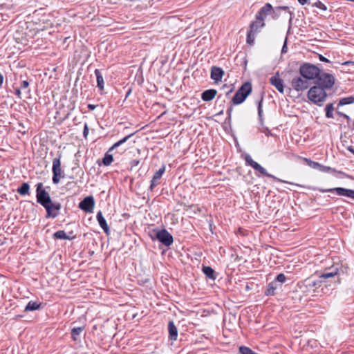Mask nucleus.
<instances>
[{
	"mask_svg": "<svg viewBox=\"0 0 354 354\" xmlns=\"http://www.w3.org/2000/svg\"><path fill=\"white\" fill-rule=\"evenodd\" d=\"M37 203L41 205L46 210V218H55L57 217L62 209L59 202L53 201L49 193L44 189L42 183H38L36 185Z\"/></svg>",
	"mask_w": 354,
	"mask_h": 354,
	"instance_id": "1",
	"label": "nucleus"
},
{
	"mask_svg": "<svg viewBox=\"0 0 354 354\" xmlns=\"http://www.w3.org/2000/svg\"><path fill=\"white\" fill-rule=\"evenodd\" d=\"M341 282L340 272L339 268L337 267H332L326 269L319 276L318 279H313V278L306 279L304 284L308 289H315L320 288L322 284L325 286L333 285L336 286Z\"/></svg>",
	"mask_w": 354,
	"mask_h": 354,
	"instance_id": "2",
	"label": "nucleus"
},
{
	"mask_svg": "<svg viewBox=\"0 0 354 354\" xmlns=\"http://www.w3.org/2000/svg\"><path fill=\"white\" fill-rule=\"evenodd\" d=\"M252 86L250 82L243 83L232 97L230 102V105L233 107L234 105H239L243 103L252 93Z\"/></svg>",
	"mask_w": 354,
	"mask_h": 354,
	"instance_id": "3",
	"label": "nucleus"
},
{
	"mask_svg": "<svg viewBox=\"0 0 354 354\" xmlns=\"http://www.w3.org/2000/svg\"><path fill=\"white\" fill-rule=\"evenodd\" d=\"M150 238L153 240H158L166 247H169L174 242L173 236L165 228H154L149 232Z\"/></svg>",
	"mask_w": 354,
	"mask_h": 354,
	"instance_id": "4",
	"label": "nucleus"
},
{
	"mask_svg": "<svg viewBox=\"0 0 354 354\" xmlns=\"http://www.w3.org/2000/svg\"><path fill=\"white\" fill-rule=\"evenodd\" d=\"M327 96L326 91L315 84L311 86L308 91V100L319 106H322Z\"/></svg>",
	"mask_w": 354,
	"mask_h": 354,
	"instance_id": "5",
	"label": "nucleus"
},
{
	"mask_svg": "<svg viewBox=\"0 0 354 354\" xmlns=\"http://www.w3.org/2000/svg\"><path fill=\"white\" fill-rule=\"evenodd\" d=\"M245 162H246L247 165H248L250 167H252L254 170H256L257 171H259L261 174H262L264 176L272 178L274 180H276V181H278V182H281V183H288V184L295 185H296L297 187H301V185H299V184H295V183H290V182H288V181H286V180H281V179H280V178H277V177H276L274 176H273L272 174H270L268 173L266 169L264 167H263L261 165H259L258 162L254 161L250 155H249V154H246L245 156Z\"/></svg>",
	"mask_w": 354,
	"mask_h": 354,
	"instance_id": "6",
	"label": "nucleus"
},
{
	"mask_svg": "<svg viewBox=\"0 0 354 354\" xmlns=\"http://www.w3.org/2000/svg\"><path fill=\"white\" fill-rule=\"evenodd\" d=\"M320 71V68L316 65L308 62L303 63L299 67L300 75L308 81L316 80Z\"/></svg>",
	"mask_w": 354,
	"mask_h": 354,
	"instance_id": "7",
	"label": "nucleus"
},
{
	"mask_svg": "<svg viewBox=\"0 0 354 354\" xmlns=\"http://www.w3.org/2000/svg\"><path fill=\"white\" fill-rule=\"evenodd\" d=\"M315 85L322 87L324 90L331 89L335 83V77L333 75L320 71L319 75L315 80Z\"/></svg>",
	"mask_w": 354,
	"mask_h": 354,
	"instance_id": "8",
	"label": "nucleus"
},
{
	"mask_svg": "<svg viewBox=\"0 0 354 354\" xmlns=\"http://www.w3.org/2000/svg\"><path fill=\"white\" fill-rule=\"evenodd\" d=\"M62 153H59L57 156L53 160L52 172L53 183L55 185L58 184L61 178L64 177V172L61 168Z\"/></svg>",
	"mask_w": 354,
	"mask_h": 354,
	"instance_id": "9",
	"label": "nucleus"
},
{
	"mask_svg": "<svg viewBox=\"0 0 354 354\" xmlns=\"http://www.w3.org/2000/svg\"><path fill=\"white\" fill-rule=\"evenodd\" d=\"M309 189L312 190H318L322 193H336L339 196H346L351 198L354 200V190L351 189H347L344 187H335V188H329V189H322V188H317V187H309Z\"/></svg>",
	"mask_w": 354,
	"mask_h": 354,
	"instance_id": "10",
	"label": "nucleus"
},
{
	"mask_svg": "<svg viewBox=\"0 0 354 354\" xmlns=\"http://www.w3.org/2000/svg\"><path fill=\"white\" fill-rule=\"evenodd\" d=\"M291 86L297 92H302L310 86V82L307 79L301 76H296L291 80Z\"/></svg>",
	"mask_w": 354,
	"mask_h": 354,
	"instance_id": "11",
	"label": "nucleus"
},
{
	"mask_svg": "<svg viewBox=\"0 0 354 354\" xmlns=\"http://www.w3.org/2000/svg\"><path fill=\"white\" fill-rule=\"evenodd\" d=\"M95 204L94 197L93 196H88L80 202L78 207L86 213H92Z\"/></svg>",
	"mask_w": 354,
	"mask_h": 354,
	"instance_id": "12",
	"label": "nucleus"
},
{
	"mask_svg": "<svg viewBox=\"0 0 354 354\" xmlns=\"http://www.w3.org/2000/svg\"><path fill=\"white\" fill-rule=\"evenodd\" d=\"M304 160L307 163V165L309 167L315 169H317L321 172L328 173L333 170V169L330 167L323 165L318 162L313 161L307 158H304Z\"/></svg>",
	"mask_w": 354,
	"mask_h": 354,
	"instance_id": "13",
	"label": "nucleus"
},
{
	"mask_svg": "<svg viewBox=\"0 0 354 354\" xmlns=\"http://www.w3.org/2000/svg\"><path fill=\"white\" fill-rule=\"evenodd\" d=\"M165 165H162L161 167L153 174L151 180L149 190L152 191L154 187H156L160 183V180L163 174L165 172Z\"/></svg>",
	"mask_w": 354,
	"mask_h": 354,
	"instance_id": "14",
	"label": "nucleus"
},
{
	"mask_svg": "<svg viewBox=\"0 0 354 354\" xmlns=\"http://www.w3.org/2000/svg\"><path fill=\"white\" fill-rule=\"evenodd\" d=\"M270 83L274 86L279 92L281 93H284L283 81L279 77L278 73L270 78Z\"/></svg>",
	"mask_w": 354,
	"mask_h": 354,
	"instance_id": "15",
	"label": "nucleus"
},
{
	"mask_svg": "<svg viewBox=\"0 0 354 354\" xmlns=\"http://www.w3.org/2000/svg\"><path fill=\"white\" fill-rule=\"evenodd\" d=\"M96 219L104 233L109 236L110 234V229L101 211L97 213Z\"/></svg>",
	"mask_w": 354,
	"mask_h": 354,
	"instance_id": "16",
	"label": "nucleus"
},
{
	"mask_svg": "<svg viewBox=\"0 0 354 354\" xmlns=\"http://www.w3.org/2000/svg\"><path fill=\"white\" fill-rule=\"evenodd\" d=\"M273 8L272 5L269 3H266L256 14V18L263 19L264 20L265 17L268 15L271 14Z\"/></svg>",
	"mask_w": 354,
	"mask_h": 354,
	"instance_id": "17",
	"label": "nucleus"
},
{
	"mask_svg": "<svg viewBox=\"0 0 354 354\" xmlns=\"http://www.w3.org/2000/svg\"><path fill=\"white\" fill-rule=\"evenodd\" d=\"M224 75L223 70L218 66H212L211 68V78L214 80L215 82L221 81Z\"/></svg>",
	"mask_w": 354,
	"mask_h": 354,
	"instance_id": "18",
	"label": "nucleus"
},
{
	"mask_svg": "<svg viewBox=\"0 0 354 354\" xmlns=\"http://www.w3.org/2000/svg\"><path fill=\"white\" fill-rule=\"evenodd\" d=\"M217 95V91L214 88H210L204 91L201 93V99L205 102H209L212 100Z\"/></svg>",
	"mask_w": 354,
	"mask_h": 354,
	"instance_id": "19",
	"label": "nucleus"
},
{
	"mask_svg": "<svg viewBox=\"0 0 354 354\" xmlns=\"http://www.w3.org/2000/svg\"><path fill=\"white\" fill-rule=\"evenodd\" d=\"M169 338L171 341H176L178 337V328L175 326L174 321L171 320L168 323Z\"/></svg>",
	"mask_w": 354,
	"mask_h": 354,
	"instance_id": "20",
	"label": "nucleus"
},
{
	"mask_svg": "<svg viewBox=\"0 0 354 354\" xmlns=\"http://www.w3.org/2000/svg\"><path fill=\"white\" fill-rule=\"evenodd\" d=\"M266 26L264 20L255 17V20L252 21L250 24V29L251 31L257 32L259 28H263Z\"/></svg>",
	"mask_w": 354,
	"mask_h": 354,
	"instance_id": "21",
	"label": "nucleus"
},
{
	"mask_svg": "<svg viewBox=\"0 0 354 354\" xmlns=\"http://www.w3.org/2000/svg\"><path fill=\"white\" fill-rule=\"evenodd\" d=\"M202 271L207 278L212 280H215L216 279L217 274L212 267L203 266L202 268Z\"/></svg>",
	"mask_w": 354,
	"mask_h": 354,
	"instance_id": "22",
	"label": "nucleus"
},
{
	"mask_svg": "<svg viewBox=\"0 0 354 354\" xmlns=\"http://www.w3.org/2000/svg\"><path fill=\"white\" fill-rule=\"evenodd\" d=\"M280 288L279 284L276 283V281H273L269 283L266 287L264 294L266 296H272L275 294V290Z\"/></svg>",
	"mask_w": 354,
	"mask_h": 354,
	"instance_id": "23",
	"label": "nucleus"
},
{
	"mask_svg": "<svg viewBox=\"0 0 354 354\" xmlns=\"http://www.w3.org/2000/svg\"><path fill=\"white\" fill-rule=\"evenodd\" d=\"M263 93L261 94L260 100L257 101V111L258 118L260 124H263L264 122L263 114Z\"/></svg>",
	"mask_w": 354,
	"mask_h": 354,
	"instance_id": "24",
	"label": "nucleus"
},
{
	"mask_svg": "<svg viewBox=\"0 0 354 354\" xmlns=\"http://www.w3.org/2000/svg\"><path fill=\"white\" fill-rule=\"evenodd\" d=\"M94 73L96 76L97 79V86L99 88L100 93H102V91H104V78L103 76L99 69H95L94 71Z\"/></svg>",
	"mask_w": 354,
	"mask_h": 354,
	"instance_id": "25",
	"label": "nucleus"
},
{
	"mask_svg": "<svg viewBox=\"0 0 354 354\" xmlns=\"http://www.w3.org/2000/svg\"><path fill=\"white\" fill-rule=\"evenodd\" d=\"M84 327H75L71 330V338L75 342H80V335L84 330Z\"/></svg>",
	"mask_w": 354,
	"mask_h": 354,
	"instance_id": "26",
	"label": "nucleus"
},
{
	"mask_svg": "<svg viewBox=\"0 0 354 354\" xmlns=\"http://www.w3.org/2000/svg\"><path fill=\"white\" fill-rule=\"evenodd\" d=\"M53 238L55 239L73 240L75 236H70L64 230H58L53 234Z\"/></svg>",
	"mask_w": 354,
	"mask_h": 354,
	"instance_id": "27",
	"label": "nucleus"
},
{
	"mask_svg": "<svg viewBox=\"0 0 354 354\" xmlns=\"http://www.w3.org/2000/svg\"><path fill=\"white\" fill-rule=\"evenodd\" d=\"M42 307V303L30 301L25 307L24 311H34L40 309Z\"/></svg>",
	"mask_w": 354,
	"mask_h": 354,
	"instance_id": "28",
	"label": "nucleus"
},
{
	"mask_svg": "<svg viewBox=\"0 0 354 354\" xmlns=\"http://www.w3.org/2000/svg\"><path fill=\"white\" fill-rule=\"evenodd\" d=\"M135 134V133H130L129 135H127V136H125L124 138H123L122 139L120 140L119 141L116 142L115 143H114L111 147L109 148V151H111L112 150H113L114 149L118 147L119 146H120L121 145L124 144V142H126L131 136H133V135Z\"/></svg>",
	"mask_w": 354,
	"mask_h": 354,
	"instance_id": "29",
	"label": "nucleus"
},
{
	"mask_svg": "<svg viewBox=\"0 0 354 354\" xmlns=\"http://www.w3.org/2000/svg\"><path fill=\"white\" fill-rule=\"evenodd\" d=\"M29 184L28 183H23L17 189V192L21 196H25L29 194Z\"/></svg>",
	"mask_w": 354,
	"mask_h": 354,
	"instance_id": "30",
	"label": "nucleus"
},
{
	"mask_svg": "<svg viewBox=\"0 0 354 354\" xmlns=\"http://www.w3.org/2000/svg\"><path fill=\"white\" fill-rule=\"evenodd\" d=\"M109 150L104 154V158H102V163L104 166H109L112 162L113 161V155L109 153Z\"/></svg>",
	"mask_w": 354,
	"mask_h": 354,
	"instance_id": "31",
	"label": "nucleus"
},
{
	"mask_svg": "<svg viewBox=\"0 0 354 354\" xmlns=\"http://www.w3.org/2000/svg\"><path fill=\"white\" fill-rule=\"evenodd\" d=\"M333 111H334V107H333V103L326 104V106L325 107L326 117L327 118H334Z\"/></svg>",
	"mask_w": 354,
	"mask_h": 354,
	"instance_id": "32",
	"label": "nucleus"
},
{
	"mask_svg": "<svg viewBox=\"0 0 354 354\" xmlns=\"http://www.w3.org/2000/svg\"><path fill=\"white\" fill-rule=\"evenodd\" d=\"M287 280L286 275L283 273H280L277 275L275 279H274L276 281L277 284H279V288H281L283 283H284Z\"/></svg>",
	"mask_w": 354,
	"mask_h": 354,
	"instance_id": "33",
	"label": "nucleus"
},
{
	"mask_svg": "<svg viewBox=\"0 0 354 354\" xmlns=\"http://www.w3.org/2000/svg\"><path fill=\"white\" fill-rule=\"evenodd\" d=\"M256 32L249 30L247 32L246 42L250 45H253L255 39Z\"/></svg>",
	"mask_w": 354,
	"mask_h": 354,
	"instance_id": "34",
	"label": "nucleus"
},
{
	"mask_svg": "<svg viewBox=\"0 0 354 354\" xmlns=\"http://www.w3.org/2000/svg\"><path fill=\"white\" fill-rule=\"evenodd\" d=\"M276 10H288V12L290 14V19H289V29H290V27H291V25H292V19L294 17L293 12L290 11L289 10V7L288 6H286L276 7Z\"/></svg>",
	"mask_w": 354,
	"mask_h": 354,
	"instance_id": "35",
	"label": "nucleus"
},
{
	"mask_svg": "<svg viewBox=\"0 0 354 354\" xmlns=\"http://www.w3.org/2000/svg\"><path fill=\"white\" fill-rule=\"evenodd\" d=\"M260 126L261 128H259V130L261 132L264 133L267 136H272L271 131L268 129V127L265 126L264 122L263 123V124H260Z\"/></svg>",
	"mask_w": 354,
	"mask_h": 354,
	"instance_id": "36",
	"label": "nucleus"
},
{
	"mask_svg": "<svg viewBox=\"0 0 354 354\" xmlns=\"http://www.w3.org/2000/svg\"><path fill=\"white\" fill-rule=\"evenodd\" d=\"M314 6L322 10H326L327 9L326 5L320 1H317V2H315Z\"/></svg>",
	"mask_w": 354,
	"mask_h": 354,
	"instance_id": "37",
	"label": "nucleus"
},
{
	"mask_svg": "<svg viewBox=\"0 0 354 354\" xmlns=\"http://www.w3.org/2000/svg\"><path fill=\"white\" fill-rule=\"evenodd\" d=\"M89 132V128L87 123H85L84 125V129H83V136L84 138H87V136L88 135Z\"/></svg>",
	"mask_w": 354,
	"mask_h": 354,
	"instance_id": "38",
	"label": "nucleus"
},
{
	"mask_svg": "<svg viewBox=\"0 0 354 354\" xmlns=\"http://www.w3.org/2000/svg\"><path fill=\"white\" fill-rule=\"evenodd\" d=\"M232 111H233V107L232 106V105H230L229 108L227 110V118L225 120L226 122L227 121L230 122L231 120V115H232Z\"/></svg>",
	"mask_w": 354,
	"mask_h": 354,
	"instance_id": "39",
	"label": "nucleus"
},
{
	"mask_svg": "<svg viewBox=\"0 0 354 354\" xmlns=\"http://www.w3.org/2000/svg\"><path fill=\"white\" fill-rule=\"evenodd\" d=\"M279 10H272V11L271 12V15H272V17L274 19H277L279 18V12H278Z\"/></svg>",
	"mask_w": 354,
	"mask_h": 354,
	"instance_id": "40",
	"label": "nucleus"
},
{
	"mask_svg": "<svg viewBox=\"0 0 354 354\" xmlns=\"http://www.w3.org/2000/svg\"><path fill=\"white\" fill-rule=\"evenodd\" d=\"M29 86V82L27 81V80H24L21 83V85H20V88L21 89H25V88H27Z\"/></svg>",
	"mask_w": 354,
	"mask_h": 354,
	"instance_id": "41",
	"label": "nucleus"
},
{
	"mask_svg": "<svg viewBox=\"0 0 354 354\" xmlns=\"http://www.w3.org/2000/svg\"><path fill=\"white\" fill-rule=\"evenodd\" d=\"M15 93L17 96L18 98H19V99L21 98V92L20 87L15 88Z\"/></svg>",
	"mask_w": 354,
	"mask_h": 354,
	"instance_id": "42",
	"label": "nucleus"
},
{
	"mask_svg": "<svg viewBox=\"0 0 354 354\" xmlns=\"http://www.w3.org/2000/svg\"><path fill=\"white\" fill-rule=\"evenodd\" d=\"M319 59L321 62H326V63H330V61L328 59H327L326 57H325L322 55H319Z\"/></svg>",
	"mask_w": 354,
	"mask_h": 354,
	"instance_id": "43",
	"label": "nucleus"
},
{
	"mask_svg": "<svg viewBox=\"0 0 354 354\" xmlns=\"http://www.w3.org/2000/svg\"><path fill=\"white\" fill-rule=\"evenodd\" d=\"M131 167H137L140 164L139 160H132L130 162Z\"/></svg>",
	"mask_w": 354,
	"mask_h": 354,
	"instance_id": "44",
	"label": "nucleus"
},
{
	"mask_svg": "<svg viewBox=\"0 0 354 354\" xmlns=\"http://www.w3.org/2000/svg\"><path fill=\"white\" fill-rule=\"evenodd\" d=\"M287 48H287L286 40V41H285V42H284L283 46V47H282L281 53H286V52H287Z\"/></svg>",
	"mask_w": 354,
	"mask_h": 354,
	"instance_id": "45",
	"label": "nucleus"
},
{
	"mask_svg": "<svg viewBox=\"0 0 354 354\" xmlns=\"http://www.w3.org/2000/svg\"><path fill=\"white\" fill-rule=\"evenodd\" d=\"M95 108H96V105H94V104H88V109L90 111H93Z\"/></svg>",
	"mask_w": 354,
	"mask_h": 354,
	"instance_id": "46",
	"label": "nucleus"
},
{
	"mask_svg": "<svg viewBox=\"0 0 354 354\" xmlns=\"http://www.w3.org/2000/svg\"><path fill=\"white\" fill-rule=\"evenodd\" d=\"M234 91V88H230L227 91H226V97H229L230 95Z\"/></svg>",
	"mask_w": 354,
	"mask_h": 354,
	"instance_id": "47",
	"label": "nucleus"
},
{
	"mask_svg": "<svg viewBox=\"0 0 354 354\" xmlns=\"http://www.w3.org/2000/svg\"><path fill=\"white\" fill-rule=\"evenodd\" d=\"M336 114L338 115L340 117L344 118L345 115H346V113H342L341 111H336Z\"/></svg>",
	"mask_w": 354,
	"mask_h": 354,
	"instance_id": "48",
	"label": "nucleus"
},
{
	"mask_svg": "<svg viewBox=\"0 0 354 354\" xmlns=\"http://www.w3.org/2000/svg\"><path fill=\"white\" fill-rule=\"evenodd\" d=\"M344 118L346 120L347 124L348 126H350V123H351V118H350V117L346 114L345 115Z\"/></svg>",
	"mask_w": 354,
	"mask_h": 354,
	"instance_id": "49",
	"label": "nucleus"
},
{
	"mask_svg": "<svg viewBox=\"0 0 354 354\" xmlns=\"http://www.w3.org/2000/svg\"><path fill=\"white\" fill-rule=\"evenodd\" d=\"M3 75L0 73V87L2 86V84L3 83Z\"/></svg>",
	"mask_w": 354,
	"mask_h": 354,
	"instance_id": "50",
	"label": "nucleus"
},
{
	"mask_svg": "<svg viewBox=\"0 0 354 354\" xmlns=\"http://www.w3.org/2000/svg\"><path fill=\"white\" fill-rule=\"evenodd\" d=\"M298 2H299L301 5H305V4H306L307 3H308V0H298Z\"/></svg>",
	"mask_w": 354,
	"mask_h": 354,
	"instance_id": "51",
	"label": "nucleus"
},
{
	"mask_svg": "<svg viewBox=\"0 0 354 354\" xmlns=\"http://www.w3.org/2000/svg\"><path fill=\"white\" fill-rule=\"evenodd\" d=\"M351 106L348 109V113L350 114H353V113H354V109L353 107V104H351Z\"/></svg>",
	"mask_w": 354,
	"mask_h": 354,
	"instance_id": "52",
	"label": "nucleus"
},
{
	"mask_svg": "<svg viewBox=\"0 0 354 354\" xmlns=\"http://www.w3.org/2000/svg\"><path fill=\"white\" fill-rule=\"evenodd\" d=\"M347 149L354 154V149L353 148V147L350 146L347 148Z\"/></svg>",
	"mask_w": 354,
	"mask_h": 354,
	"instance_id": "53",
	"label": "nucleus"
},
{
	"mask_svg": "<svg viewBox=\"0 0 354 354\" xmlns=\"http://www.w3.org/2000/svg\"><path fill=\"white\" fill-rule=\"evenodd\" d=\"M226 88H230L227 84H224L221 88L222 90H226Z\"/></svg>",
	"mask_w": 354,
	"mask_h": 354,
	"instance_id": "54",
	"label": "nucleus"
},
{
	"mask_svg": "<svg viewBox=\"0 0 354 354\" xmlns=\"http://www.w3.org/2000/svg\"><path fill=\"white\" fill-rule=\"evenodd\" d=\"M223 109H222L218 113V115H223Z\"/></svg>",
	"mask_w": 354,
	"mask_h": 354,
	"instance_id": "55",
	"label": "nucleus"
},
{
	"mask_svg": "<svg viewBox=\"0 0 354 354\" xmlns=\"http://www.w3.org/2000/svg\"><path fill=\"white\" fill-rule=\"evenodd\" d=\"M19 132H21V133H22L24 134L26 133V131L25 130H22V129H19Z\"/></svg>",
	"mask_w": 354,
	"mask_h": 354,
	"instance_id": "56",
	"label": "nucleus"
},
{
	"mask_svg": "<svg viewBox=\"0 0 354 354\" xmlns=\"http://www.w3.org/2000/svg\"><path fill=\"white\" fill-rule=\"evenodd\" d=\"M68 235H70V236H74V235H73V232L72 231H71V232H70L68 233Z\"/></svg>",
	"mask_w": 354,
	"mask_h": 354,
	"instance_id": "57",
	"label": "nucleus"
},
{
	"mask_svg": "<svg viewBox=\"0 0 354 354\" xmlns=\"http://www.w3.org/2000/svg\"><path fill=\"white\" fill-rule=\"evenodd\" d=\"M130 93H131V90H129V91L127 92V95H126V97H128V95L130 94Z\"/></svg>",
	"mask_w": 354,
	"mask_h": 354,
	"instance_id": "58",
	"label": "nucleus"
},
{
	"mask_svg": "<svg viewBox=\"0 0 354 354\" xmlns=\"http://www.w3.org/2000/svg\"><path fill=\"white\" fill-rule=\"evenodd\" d=\"M19 125L21 126V127H23V129H24V127L21 123H19Z\"/></svg>",
	"mask_w": 354,
	"mask_h": 354,
	"instance_id": "59",
	"label": "nucleus"
},
{
	"mask_svg": "<svg viewBox=\"0 0 354 354\" xmlns=\"http://www.w3.org/2000/svg\"><path fill=\"white\" fill-rule=\"evenodd\" d=\"M349 64V62H346L345 63H344V64L346 65V64Z\"/></svg>",
	"mask_w": 354,
	"mask_h": 354,
	"instance_id": "60",
	"label": "nucleus"
},
{
	"mask_svg": "<svg viewBox=\"0 0 354 354\" xmlns=\"http://www.w3.org/2000/svg\"><path fill=\"white\" fill-rule=\"evenodd\" d=\"M239 231L240 233H242L241 229H239Z\"/></svg>",
	"mask_w": 354,
	"mask_h": 354,
	"instance_id": "61",
	"label": "nucleus"
},
{
	"mask_svg": "<svg viewBox=\"0 0 354 354\" xmlns=\"http://www.w3.org/2000/svg\"><path fill=\"white\" fill-rule=\"evenodd\" d=\"M221 97V95H219L218 96V99H219Z\"/></svg>",
	"mask_w": 354,
	"mask_h": 354,
	"instance_id": "62",
	"label": "nucleus"
}]
</instances>
